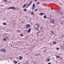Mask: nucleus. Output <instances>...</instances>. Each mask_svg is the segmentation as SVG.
<instances>
[{
  "instance_id": "10",
  "label": "nucleus",
  "mask_w": 64,
  "mask_h": 64,
  "mask_svg": "<svg viewBox=\"0 0 64 64\" xmlns=\"http://www.w3.org/2000/svg\"><path fill=\"white\" fill-rule=\"evenodd\" d=\"M23 58V57L22 56H20L19 57V60H21Z\"/></svg>"
},
{
  "instance_id": "29",
  "label": "nucleus",
  "mask_w": 64,
  "mask_h": 64,
  "mask_svg": "<svg viewBox=\"0 0 64 64\" xmlns=\"http://www.w3.org/2000/svg\"><path fill=\"white\" fill-rule=\"evenodd\" d=\"M51 32V33H52V34H53V31H52Z\"/></svg>"
},
{
  "instance_id": "18",
  "label": "nucleus",
  "mask_w": 64,
  "mask_h": 64,
  "mask_svg": "<svg viewBox=\"0 0 64 64\" xmlns=\"http://www.w3.org/2000/svg\"><path fill=\"white\" fill-rule=\"evenodd\" d=\"M56 58H59V56H56Z\"/></svg>"
},
{
  "instance_id": "28",
  "label": "nucleus",
  "mask_w": 64,
  "mask_h": 64,
  "mask_svg": "<svg viewBox=\"0 0 64 64\" xmlns=\"http://www.w3.org/2000/svg\"><path fill=\"white\" fill-rule=\"evenodd\" d=\"M24 10L25 11H26V9H24Z\"/></svg>"
},
{
  "instance_id": "20",
  "label": "nucleus",
  "mask_w": 64,
  "mask_h": 64,
  "mask_svg": "<svg viewBox=\"0 0 64 64\" xmlns=\"http://www.w3.org/2000/svg\"><path fill=\"white\" fill-rule=\"evenodd\" d=\"M5 2H7V0H4Z\"/></svg>"
},
{
  "instance_id": "44",
  "label": "nucleus",
  "mask_w": 64,
  "mask_h": 64,
  "mask_svg": "<svg viewBox=\"0 0 64 64\" xmlns=\"http://www.w3.org/2000/svg\"><path fill=\"white\" fill-rule=\"evenodd\" d=\"M44 32V31H43L42 32Z\"/></svg>"
},
{
  "instance_id": "7",
  "label": "nucleus",
  "mask_w": 64,
  "mask_h": 64,
  "mask_svg": "<svg viewBox=\"0 0 64 64\" xmlns=\"http://www.w3.org/2000/svg\"><path fill=\"white\" fill-rule=\"evenodd\" d=\"M34 29H36V30H38V28H37L34 27Z\"/></svg>"
},
{
  "instance_id": "42",
  "label": "nucleus",
  "mask_w": 64,
  "mask_h": 64,
  "mask_svg": "<svg viewBox=\"0 0 64 64\" xmlns=\"http://www.w3.org/2000/svg\"><path fill=\"white\" fill-rule=\"evenodd\" d=\"M6 37H8V36H6Z\"/></svg>"
},
{
  "instance_id": "31",
  "label": "nucleus",
  "mask_w": 64,
  "mask_h": 64,
  "mask_svg": "<svg viewBox=\"0 0 64 64\" xmlns=\"http://www.w3.org/2000/svg\"><path fill=\"white\" fill-rule=\"evenodd\" d=\"M37 2V0H35V2Z\"/></svg>"
},
{
  "instance_id": "12",
  "label": "nucleus",
  "mask_w": 64,
  "mask_h": 64,
  "mask_svg": "<svg viewBox=\"0 0 64 64\" xmlns=\"http://www.w3.org/2000/svg\"><path fill=\"white\" fill-rule=\"evenodd\" d=\"M25 6H26V4H24L23 6H22V8H25Z\"/></svg>"
},
{
  "instance_id": "37",
  "label": "nucleus",
  "mask_w": 64,
  "mask_h": 64,
  "mask_svg": "<svg viewBox=\"0 0 64 64\" xmlns=\"http://www.w3.org/2000/svg\"><path fill=\"white\" fill-rule=\"evenodd\" d=\"M56 63H58V62L57 61H56Z\"/></svg>"
},
{
  "instance_id": "5",
  "label": "nucleus",
  "mask_w": 64,
  "mask_h": 64,
  "mask_svg": "<svg viewBox=\"0 0 64 64\" xmlns=\"http://www.w3.org/2000/svg\"><path fill=\"white\" fill-rule=\"evenodd\" d=\"M36 25L38 27H40V25L38 24V23L36 24L35 26H36Z\"/></svg>"
},
{
  "instance_id": "41",
  "label": "nucleus",
  "mask_w": 64,
  "mask_h": 64,
  "mask_svg": "<svg viewBox=\"0 0 64 64\" xmlns=\"http://www.w3.org/2000/svg\"><path fill=\"white\" fill-rule=\"evenodd\" d=\"M46 50H47V49H46Z\"/></svg>"
},
{
  "instance_id": "1",
  "label": "nucleus",
  "mask_w": 64,
  "mask_h": 64,
  "mask_svg": "<svg viewBox=\"0 0 64 64\" xmlns=\"http://www.w3.org/2000/svg\"><path fill=\"white\" fill-rule=\"evenodd\" d=\"M7 9L9 10V9H14V10L16 9V8L14 6L10 7L9 8H8Z\"/></svg>"
},
{
  "instance_id": "3",
  "label": "nucleus",
  "mask_w": 64,
  "mask_h": 64,
  "mask_svg": "<svg viewBox=\"0 0 64 64\" xmlns=\"http://www.w3.org/2000/svg\"><path fill=\"white\" fill-rule=\"evenodd\" d=\"M32 9L34 10L35 9V5L34 4V3H33V4L32 5Z\"/></svg>"
},
{
  "instance_id": "35",
  "label": "nucleus",
  "mask_w": 64,
  "mask_h": 64,
  "mask_svg": "<svg viewBox=\"0 0 64 64\" xmlns=\"http://www.w3.org/2000/svg\"><path fill=\"white\" fill-rule=\"evenodd\" d=\"M40 29H42V27H40Z\"/></svg>"
},
{
  "instance_id": "9",
  "label": "nucleus",
  "mask_w": 64,
  "mask_h": 64,
  "mask_svg": "<svg viewBox=\"0 0 64 64\" xmlns=\"http://www.w3.org/2000/svg\"><path fill=\"white\" fill-rule=\"evenodd\" d=\"M31 31V28H29L28 30V33H30Z\"/></svg>"
},
{
  "instance_id": "8",
  "label": "nucleus",
  "mask_w": 64,
  "mask_h": 64,
  "mask_svg": "<svg viewBox=\"0 0 64 64\" xmlns=\"http://www.w3.org/2000/svg\"><path fill=\"white\" fill-rule=\"evenodd\" d=\"M55 22V21L54 20H52L51 21V23H52V24H54V23Z\"/></svg>"
},
{
  "instance_id": "47",
  "label": "nucleus",
  "mask_w": 64,
  "mask_h": 64,
  "mask_svg": "<svg viewBox=\"0 0 64 64\" xmlns=\"http://www.w3.org/2000/svg\"><path fill=\"white\" fill-rule=\"evenodd\" d=\"M22 49H23V48H22Z\"/></svg>"
},
{
  "instance_id": "22",
  "label": "nucleus",
  "mask_w": 64,
  "mask_h": 64,
  "mask_svg": "<svg viewBox=\"0 0 64 64\" xmlns=\"http://www.w3.org/2000/svg\"><path fill=\"white\" fill-rule=\"evenodd\" d=\"M37 4H40V2H38L37 3Z\"/></svg>"
},
{
  "instance_id": "11",
  "label": "nucleus",
  "mask_w": 64,
  "mask_h": 64,
  "mask_svg": "<svg viewBox=\"0 0 64 64\" xmlns=\"http://www.w3.org/2000/svg\"><path fill=\"white\" fill-rule=\"evenodd\" d=\"M8 38H4L3 40H4V41H5V40H6V39H8Z\"/></svg>"
},
{
  "instance_id": "36",
  "label": "nucleus",
  "mask_w": 64,
  "mask_h": 64,
  "mask_svg": "<svg viewBox=\"0 0 64 64\" xmlns=\"http://www.w3.org/2000/svg\"><path fill=\"white\" fill-rule=\"evenodd\" d=\"M43 48H41V49H43Z\"/></svg>"
},
{
  "instance_id": "33",
  "label": "nucleus",
  "mask_w": 64,
  "mask_h": 64,
  "mask_svg": "<svg viewBox=\"0 0 64 64\" xmlns=\"http://www.w3.org/2000/svg\"><path fill=\"white\" fill-rule=\"evenodd\" d=\"M48 64H51V63L49 62L48 63Z\"/></svg>"
},
{
  "instance_id": "27",
  "label": "nucleus",
  "mask_w": 64,
  "mask_h": 64,
  "mask_svg": "<svg viewBox=\"0 0 64 64\" xmlns=\"http://www.w3.org/2000/svg\"><path fill=\"white\" fill-rule=\"evenodd\" d=\"M56 50H59V48H56Z\"/></svg>"
},
{
  "instance_id": "32",
  "label": "nucleus",
  "mask_w": 64,
  "mask_h": 64,
  "mask_svg": "<svg viewBox=\"0 0 64 64\" xmlns=\"http://www.w3.org/2000/svg\"><path fill=\"white\" fill-rule=\"evenodd\" d=\"M26 46H29V45L28 44H26Z\"/></svg>"
},
{
  "instance_id": "34",
  "label": "nucleus",
  "mask_w": 64,
  "mask_h": 64,
  "mask_svg": "<svg viewBox=\"0 0 64 64\" xmlns=\"http://www.w3.org/2000/svg\"><path fill=\"white\" fill-rule=\"evenodd\" d=\"M63 46L64 47V44L63 45Z\"/></svg>"
},
{
  "instance_id": "6",
  "label": "nucleus",
  "mask_w": 64,
  "mask_h": 64,
  "mask_svg": "<svg viewBox=\"0 0 64 64\" xmlns=\"http://www.w3.org/2000/svg\"><path fill=\"white\" fill-rule=\"evenodd\" d=\"M1 50V51H2V52H4V51H5L6 50L4 48H2V50Z\"/></svg>"
},
{
  "instance_id": "21",
  "label": "nucleus",
  "mask_w": 64,
  "mask_h": 64,
  "mask_svg": "<svg viewBox=\"0 0 64 64\" xmlns=\"http://www.w3.org/2000/svg\"><path fill=\"white\" fill-rule=\"evenodd\" d=\"M17 32H20V30H17Z\"/></svg>"
},
{
  "instance_id": "23",
  "label": "nucleus",
  "mask_w": 64,
  "mask_h": 64,
  "mask_svg": "<svg viewBox=\"0 0 64 64\" xmlns=\"http://www.w3.org/2000/svg\"><path fill=\"white\" fill-rule=\"evenodd\" d=\"M31 14L32 15H33L34 14H33V12H31Z\"/></svg>"
},
{
  "instance_id": "15",
  "label": "nucleus",
  "mask_w": 64,
  "mask_h": 64,
  "mask_svg": "<svg viewBox=\"0 0 64 64\" xmlns=\"http://www.w3.org/2000/svg\"><path fill=\"white\" fill-rule=\"evenodd\" d=\"M3 24L4 25H7V24L6 22H4Z\"/></svg>"
},
{
  "instance_id": "39",
  "label": "nucleus",
  "mask_w": 64,
  "mask_h": 64,
  "mask_svg": "<svg viewBox=\"0 0 64 64\" xmlns=\"http://www.w3.org/2000/svg\"><path fill=\"white\" fill-rule=\"evenodd\" d=\"M44 48H45V49H46V47H44Z\"/></svg>"
},
{
  "instance_id": "16",
  "label": "nucleus",
  "mask_w": 64,
  "mask_h": 64,
  "mask_svg": "<svg viewBox=\"0 0 64 64\" xmlns=\"http://www.w3.org/2000/svg\"><path fill=\"white\" fill-rule=\"evenodd\" d=\"M20 36H22V37L23 36V34H20Z\"/></svg>"
},
{
  "instance_id": "46",
  "label": "nucleus",
  "mask_w": 64,
  "mask_h": 64,
  "mask_svg": "<svg viewBox=\"0 0 64 64\" xmlns=\"http://www.w3.org/2000/svg\"><path fill=\"white\" fill-rule=\"evenodd\" d=\"M61 5H62V4H61Z\"/></svg>"
},
{
  "instance_id": "4",
  "label": "nucleus",
  "mask_w": 64,
  "mask_h": 64,
  "mask_svg": "<svg viewBox=\"0 0 64 64\" xmlns=\"http://www.w3.org/2000/svg\"><path fill=\"white\" fill-rule=\"evenodd\" d=\"M32 1L30 2L28 4H27V6H28V5H29V6H30L32 4Z\"/></svg>"
},
{
  "instance_id": "25",
  "label": "nucleus",
  "mask_w": 64,
  "mask_h": 64,
  "mask_svg": "<svg viewBox=\"0 0 64 64\" xmlns=\"http://www.w3.org/2000/svg\"><path fill=\"white\" fill-rule=\"evenodd\" d=\"M17 62H15V64H17Z\"/></svg>"
},
{
  "instance_id": "43",
  "label": "nucleus",
  "mask_w": 64,
  "mask_h": 64,
  "mask_svg": "<svg viewBox=\"0 0 64 64\" xmlns=\"http://www.w3.org/2000/svg\"><path fill=\"white\" fill-rule=\"evenodd\" d=\"M14 62H15V61H14Z\"/></svg>"
},
{
  "instance_id": "13",
  "label": "nucleus",
  "mask_w": 64,
  "mask_h": 64,
  "mask_svg": "<svg viewBox=\"0 0 64 64\" xmlns=\"http://www.w3.org/2000/svg\"><path fill=\"white\" fill-rule=\"evenodd\" d=\"M43 17L44 18H45V19L46 18H47V16H46L45 15L43 16Z\"/></svg>"
},
{
  "instance_id": "26",
  "label": "nucleus",
  "mask_w": 64,
  "mask_h": 64,
  "mask_svg": "<svg viewBox=\"0 0 64 64\" xmlns=\"http://www.w3.org/2000/svg\"><path fill=\"white\" fill-rule=\"evenodd\" d=\"M56 12L57 13H59V12H58V11H56Z\"/></svg>"
},
{
  "instance_id": "45",
  "label": "nucleus",
  "mask_w": 64,
  "mask_h": 64,
  "mask_svg": "<svg viewBox=\"0 0 64 64\" xmlns=\"http://www.w3.org/2000/svg\"><path fill=\"white\" fill-rule=\"evenodd\" d=\"M14 21H15H15H16L14 20Z\"/></svg>"
},
{
  "instance_id": "2",
  "label": "nucleus",
  "mask_w": 64,
  "mask_h": 64,
  "mask_svg": "<svg viewBox=\"0 0 64 64\" xmlns=\"http://www.w3.org/2000/svg\"><path fill=\"white\" fill-rule=\"evenodd\" d=\"M29 28H30V25L29 24H28L26 25V28L27 29H28Z\"/></svg>"
},
{
  "instance_id": "48",
  "label": "nucleus",
  "mask_w": 64,
  "mask_h": 64,
  "mask_svg": "<svg viewBox=\"0 0 64 64\" xmlns=\"http://www.w3.org/2000/svg\"><path fill=\"white\" fill-rule=\"evenodd\" d=\"M26 30V31H27V30Z\"/></svg>"
},
{
  "instance_id": "24",
  "label": "nucleus",
  "mask_w": 64,
  "mask_h": 64,
  "mask_svg": "<svg viewBox=\"0 0 64 64\" xmlns=\"http://www.w3.org/2000/svg\"><path fill=\"white\" fill-rule=\"evenodd\" d=\"M38 11V9H36L35 10V11Z\"/></svg>"
},
{
  "instance_id": "19",
  "label": "nucleus",
  "mask_w": 64,
  "mask_h": 64,
  "mask_svg": "<svg viewBox=\"0 0 64 64\" xmlns=\"http://www.w3.org/2000/svg\"><path fill=\"white\" fill-rule=\"evenodd\" d=\"M47 61H48V62H49V61H50L49 58H48L47 60Z\"/></svg>"
},
{
  "instance_id": "17",
  "label": "nucleus",
  "mask_w": 64,
  "mask_h": 64,
  "mask_svg": "<svg viewBox=\"0 0 64 64\" xmlns=\"http://www.w3.org/2000/svg\"><path fill=\"white\" fill-rule=\"evenodd\" d=\"M56 42H53V44H56Z\"/></svg>"
},
{
  "instance_id": "38",
  "label": "nucleus",
  "mask_w": 64,
  "mask_h": 64,
  "mask_svg": "<svg viewBox=\"0 0 64 64\" xmlns=\"http://www.w3.org/2000/svg\"><path fill=\"white\" fill-rule=\"evenodd\" d=\"M18 42H20V41H18Z\"/></svg>"
},
{
  "instance_id": "14",
  "label": "nucleus",
  "mask_w": 64,
  "mask_h": 64,
  "mask_svg": "<svg viewBox=\"0 0 64 64\" xmlns=\"http://www.w3.org/2000/svg\"><path fill=\"white\" fill-rule=\"evenodd\" d=\"M40 16H42L43 15H44V14L43 13H40Z\"/></svg>"
},
{
  "instance_id": "40",
  "label": "nucleus",
  "mask_w": 64,
  "mask_h": 64,
  "mask_svg": "<svg viewBox=\"0 0 64 64\" xmlns=\"http://www.w3.org/2000/svg\"><path fill=\"white\" fill-rule=\"evenodd\" d=\"M18 64H21L20 63H18Z\"/></svg>"
},
{
  "instance_id": "30",
  "label": "nucleus",
  "mask_w": 64,
  "mask_h": 64,
  "mask_svg": "<svg viewBox=\"0 0 64 64\" xmlns=\"http://www.w3.org/2000/svg\"><path fill=\"white\" fill-rule=\"evenodd\" d=\"M35 56H38V54H35Z\"/></svg>"
}]
</instances>
